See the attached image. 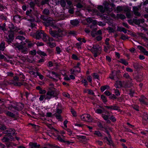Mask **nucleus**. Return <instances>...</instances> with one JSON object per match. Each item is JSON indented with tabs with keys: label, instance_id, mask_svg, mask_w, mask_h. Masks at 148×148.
Returning a JSON list of instances; mask_svg holds the SVG:
<instances>
[{
	"label": "nucleus",
	"instance_id": "f257e3e1",
	"mask_svg": "<svg viewBox=\"0 0 148 148\" xmlns=\"http://www.w3.org/2000/svg\"><path fill=\"white\" fill-rule=\"evenodd\" d=\"M87 48L93 54L95 57H97L101 54L102 50L101 47L98 45H93L92 47L88 46Z\"/></svg>",
	"mask_w": 148,
	"mask_h": 148
},
{
	"label": "nucleus",
	"instance_id": "f03ea898",
	"mask_svg": "<svg viewBox=\"0 0 148 148\" xmlns=\"http://www.w3.org/2000/svg\"><path fill=\"white\" fill-rule=\"evenodd\" d=\"M9 28L10 30L9 31V39L8 40V42H11L14 38V32L17 30V28L14 27V25L11 24L9 25Z\"/></svg>",
	"mask_w": 148,
	"mask_h": 148
},
{
	"label": "nucleus",
	"instance_id": "7ed1b4c3",
	"mask_svg": "<svg viewBox=\"0 0 148 148\" xmlns=\"http://www.w3.org/2000/svg\"><path fill=\"white\" fill-rule=\"evenodd\" d=\"M31 10L30 11H27L26 12V14L27 15V18L26 19H27V21H29V23L30 24V26L32 27H34L36 25V24L34 22L35 19L33 17H31L30 15Z\"/></svg>",
	"mask_w": 148,
	"mask_h": 148
},
{
	"label": "nucleus",
	"instance_id": "20e7f679",
	"mask_svg": "<svg viewBox=\"0 0 148 148\" xmlns=\"http://www.w3.org/2000/svg\"><path fill=\"white\" fill-rule=\"evenodd\" d=\"M81 119L83 121L91 122L92 119L90 115L88 114H84L81 116Z\"/></svg>",
	"mask_w": 148,
	"mask_h": 148
},
{
	"label": "nucleus",
	"instance_id": "39448f33",
	"mask_svg": "<svg viewBox=\"0 0 148 148\" xmlns=\"http://www.w3.org/2000/svg\"><path fill=\"white\" fill-rule=\"evenodd\" d=\"M58 94L56 93L55 92L53 91H48L46 95L45 99L49 100L52 97L56 96Z\"/></svg>",
	"mask_w": 148,
	"mask_h": 148
},
{
	"label": "nucleus",
	"instance_id": "423d86ee",
	"mask_svg": "<svg viewBox=\"0 0 148 148\" xmlns=\"http://www.w3.org/2000/svg\"><path fill=\"white\" fill-rule=\"evenodd\" d=\"M48 76L50 78L53 79V80L57 81L59 79V75L54 72H51Z\"/></svg>",
	"mask_w": 148,
	"mask_h": 148
},
{
	"label": "nucleus",
	"instance_id": "0eeeda50",
	"mask_svg": "<svg viewBox=\"0 0 148 148\" xmlns=\"http://www.w3.org/2000/svg\"><path fill=\"white\" fill-rule=\"evenodd\" d=\"M64 136H58L57 137V139L60 141L62 142H64L67 144H71L73 143V142L69 141H65L64 138Z\"/></svg>",
	"mask_w": 148,
	"mask_h": 148
},
{
	"label": "nucleus",
	"instance_id": "6e6552de",
	"mask_svg": "<svg viewBox=\"0 0 148 148\" xmlns=\"http://www.w3.org/2000/svg\"><path fill=\"white\" fill-rule=\"evenodd\" d=\"M17 48L23 54H27V48L22 45H18Z\"/></svg>",
	"mask_w": 148,
	"mask_h": 148
},
{
	"label": "nucleus",
	"instance_id": "1a4fd4ad",
	"mask_svg": "<svg viewBox=\"0 0 148 148\" xmlns=\"http://www.w3.org/2000/svg\"><path fill=\"white\" fill-rule=\"evenodd\" d=\"M117 72L115 71H113L110 74L109 77L112 79L116 80L118 79L116 76Z\"/></svg>",
	"mask_w": 148,
	"mask_h": 148
},
{
	"label": "nucleus",
	"instance_id": "9d476101",
	"mask_svg": "<svg viewBox=\"0 0 148 148\" xmlns=\"http://www.w3.org/2000/svg\"><path fill=\"white\" fill-rule=\"evenodd\" d=\"M139 100L141 104L143 105L147 104V99L144 96H141Z\"/></svg>",
	"mask_w": 148,
	"mask_h": 148
},
{
	"label": "nucleus",
	"instance_id": "9b49d317",
	"mask_svg": "<svg viewBox=\"0 0 148 148\" xmlns=\"http://www.w3.org/2000/svg\"><path fill=\"white\" fill-rule=\"evenodd\" d=\"M86 21L87 22L89 23H93V24H94L92 26H90V27L92 29L93 28H95V24L96 23L95 22V21H93L92 18H87Z\"/></svg>",
	"mask_w": 148,
	"mask_h": 148
},
{
	"label": "nucleus",
	"instance_id": "f8f14e48",
	"mask_svg": "<svg viewBox=\"0 0 148 148\" xmlns=\"http://www.w3.org/2000/svg\"><path fill=\"white\" fill-rule=\"evenodd\" d=\"M137 47L144 55L148 56V51L145 48L140 45L137 46Z\"/></svg>",
	"mask_w": 148,
	"mask_h": 148
},
{
	"label": "nucleus",
	"instance_id": "ddd939ff",
	"mask_svg": "<svg viewBox=\"0 0 148 148\" xmlns=\"http://www.w3.org/2000/svg\"><path fill=\"white\" fill-rule=\"evenodd\" d=\"M53 39L52 38H49V41L47 43L49 46L51 48H53L55 47L56 45L55 42H52Z\"/></svg>",
	"mask_w": 148,
	"mask_h": 148
},
{
	"label": "nucleus",
	"instance_id": "4468645a",
	"mask_svg": "<svg viewBox=\"0 0 148 148\" xmlns=\"http://www.w3.org/2000/svg\"><path fill=\"white\" fill-rule=\"evenodd\" d=\"M44 32L43 31H38L36 32L35 34L36 38L37 39H39L41 38L42 36V35L41 34V33L43 34Z\"/></svg>",
	"mask_w": 148,
	"mask_h": 148
},
{
	"label": "nucleus",
	"instance_id": "2eb2a0df",
	"mask_svg": "<svg viewBox=\"0 0 148 148\" xmlns=\"http://www.w3.org/2000/svg\"><path fill=\"white\" fill-rule=\"evenodd\" d=\"M139 8L137 7H133V11L134 14L136 16H140V14L138 12Z\"/></svg>",
	"mask_w": 148,
	"mask_h": 148
},
{
	"label": "nucleus",
	"instance_id": "dca6fc26",
	"mask_svg": "<svg viewBox=\"0 0 148 148\" xmlns=\"http://www.w3.org/2000/svg\"><path fill=\"white\" fill-rule=\"evenodd\" d=\"M41 34L42 35V37L43 41L47 43L49 41V38H49L45 33H44L43 34L41 33Z\"/></svg>",
	"mask_w": 148,
	"mask_h": 148
},
{
	"label": "nucleus",
	"instance_id": "f3484780",
	"mask_svg": "<svg viewBox=\"0 0 148 148\" xmlns=\"http://www.w3.org/2000/svg\"><path fill=\"white\" fill-rule=\"evenodd\" d=\"M116 82L114 85V86L116 88H119L122 86V83L121 81H119L117 79L116 80Z\"/></svg>",
	"mask_w": 148,
	"mask_h": 148
},
{
	"label": "nucleus",
	"instance_id": "a211bd4d",
	"mask_svg": "<svg viewBox=\"0 0 148 148\" xmlns=\"http://www.w3.org/2000/svg\"><path fill=\"white\" fill-rule=\"evenodd\" d=\"M49 32L50 34L53 37L58 38V34L56 32L53 31L50 29Z\"/></svg>",
	"mask_w": 148,
	"mask_h": 148
},
{
	"label": "nucleus",
	"instance_id": "6ab92c4d",
	"mask_svg": "<svg viewBox=\"0 0 148 148\" xmlns=\"http://www.w3.org/2000/svg\"><path fill=\"white\" fill-rule=\"evenodd\" d=\"M29 148H36L39 146V145H37L36 143L30 142L29 143Z\"/></svg>",
	"mask_w": 148,
	"mask_h": 148
},
{
	"label": "nucleus",
	"instance_id": "aec40b11",
	"mask_svg": "<svg viewBox=\"0 0 148 148\" xmlns=\"http://www.w3.org/2000/svg\"><path fill=\"white\" fill-rule=\"evenodd\" d=\"M105 107L108 109L111 110H118V107L115 106H105Z\"/></svg>",
	"mask_w": 148,
	"mask_h": 148
},
{
	"label": "nucleus",
	"instance_id": "412c9836",
	"mask_svg": "<svg viewBox=\"0 0 148 148\" xmlns=\"http://www.w3.org/2000/svg\"><path fill=\"white\" fill-rule=\"evenodd\" d=\"M98 10L102 13L105 12L106 11H107V9L104 8L102 6L99 5L98 6Z\"/></svg>",
	"mask_w": 148,
	"mask_h": 148
},
{
	"label": "nucleus",
	"instance_id": "4be33fe9",
	"mask_svg": "<svg viewBox=\"0 0 148 148\" xmlns=\"http://www.w3.org/2000/svg\"><path fill=\"white\" fill-rule=\"evenodd\" d=\"M80 68H78V69H75L74 67V69H71L70 71L71 74H73L75 73H79L80 72Z\"/></svg>",
	"mask_w": 148,
	"mask_h": 148
},
{
	"label": "nucleus",
	"instance_id": "5701e85b",
	"mask_svg": "<svg viewBox=\"0 0 148 148\" xmlns=\"http://www.w3.org/2000/svg\"><path fill=\"white\" fill-rule=\"evenodd\" d=\"M107 133L108 135V138L107 137H106L104 139H106L108 142L109 145H110L112 143V141L111 138V136L109 134L108 132H107Z\"/></svg>",
	"mask_w": 148,
	"mask_h": 148
},
{
	"label": "nucleus",
	"instance_id": "b1692460",
	"mask_svg": "<svg viewBox=\"0 0 148 148\" xmlns=\"http://www.w3.org/2000/svg\"><path fill=\"white\" fill-rule=\"evenodd\" d=\"M136 79L138 82H140L142 81L143 79L142 74L138 75L136 77Z\"/></svg>",
	"mask_w": 148,
	"mask_h": 148
},
{
	"label": "nucleus",
	"instance_id": "393cba45",
	"mask_svg": "<svg viewBox=\"0 0 148 148\" xmlns=\"http://www.w3.org/2000/svg\"><path fill=\"white\" fill-rule=\"evenodd\" d=\"M71 23L73 25L76 26L79 23V22L78 20H73L71 21Z\"/></svg>",
	"mask_w": 148,
	"mask_h": 148
},
{
	"label": "nucleus",
	"instance_id": "a878e982",
	"mask_svg": "<svg viewBox=\"0 0 148 148\" xmlns=\"http://www.w3.org/2000/svg\"><path fill=\"white\" fill-rule=\"evenodd\" d=\"M102 117L103 118V119L105 120L108 123H110V121L108 119L109 118V116L107 115H105L103 114H102Z\"/></svg>",
	"mask_w": 148,
	"mask_h": 148
},
{
	"label": "nucleus",
	"instance_id": "bb28decb",
	"mask_svg": "<svg viewBox=\"0 0 148 148\" xmlns=\"http://www.w3.org/2000/svg\"><path fill=\"white\" fill-rule=\"evenodd\" d=\"M118 62L121 63L123 64L126 66L128 64V63L124 59H121Z\"/></svg>",
	"mask_w": 148,
	"mask_h": 148
},
{
	"label": "nucleus",
	"instance_id": "cd10ccee",
	"mask_svg": "<svg viewBox=\"0 0 148 148\" xmlns=\"http://www.w3.org/2000/svg\"><path fill=\"white\" fill-rule=\"evenodd\" d=\"M5 113L7 116L12 117H14V115L13 113L8 111H5Z\"/></svg>",
	"mask_w": 148,
	"mask_h": 148
},
{
	"label": "nucleus",
	"instance_id": "c85d7f7f",
	"mask_svg": "<svg viewBox=\"0 0 148 148\" xmlns=\"http://www.w3.org/2000/svg\"><path fill=\"white\" fill-rule=\"evenodd\" d=\"M118 30L120 31H122L125 33H126L127 32V30L123 27H118Z\"/></svg>",
	"mask_w": 148,
	"mask_h": 148
},
{
	"label": "nucleus",
	"instance_id": "c756f323",
	"mask_svg": "<svg viewBox=\"0 0 148 148\" xmlns=\"http://www.w3.org/2000/svg\"><path fill=\"white\" fill-rule=\"evenodd\" d=\"M5 48V43L2 42L0 45V50L3 51Z\"/></svg>",
	"mask_w": 148,
	"mask_h": 148
},
{
	"label": "nucleus",
	"instance_id": "7c9ffc66",
	"mask_svg": "<svg viewBox=\"0 0 148 148\" xmlns=\"http://www.w3.org/2000/svg\"><path fill=\"white\" fill-rule=\"evenodd\" d=\"M52 21H50L49 22V23H47V24H46V26H51L53 28H56V26L54 25L53 24H52Z\"/></svg>",
	"mask_w": 148,
	"mask_h": 148
},
{
	"label": "nucleus",
	"instance_id": "2f4dec72",
	"mask_svg": "<svg viewBox=\"0 0 148 148\" xmlns=\"http://www.w3.org/2000/svg\"><path fill=\"white\" fill-rule=\"evenodd\" d=\"M123 77L127 79H129L131 81L132 80L131 78L127 73H125L123 75Z\"/></svg>",
	"mask_w": 148,
	"mask_h": 148
},
{
	"label": "nucleus",
	"instance_id": "473e14b6",
	"mask_svg": "<svg viewBox=\"0 0 148 148\" xmlns=\"http://www.w3.org/2000/svg\"><path fill=\"white\" fill-rule=\"evenodd\" d=\"M29 73L31 75H33L34 77H36L37 76V72L36 73L32 71H30L29 72Z\"/></svg>",
	"mask_w": 148,
	"mask_h": 148
},
{
	"label": "nucleus",
	"instance_id": "72a5a7b5",
	"mask_svg": "<svg viewBox=\"0 0 148 148\" xmlns=\"http://www.w3.org/2000/svg\"><path fill=\"white\" fill-rule=\"evenodd\" d=\"M95 135H96L99 137L101 136L102 134L99 131H96L95 132L94 134Z\"/></svg>",
	"mask_w": 148,
	"mask_h": 148
},
{
	"label": "nucleus",
	"instance_id": "f704fd0d",
	"mask_svg": "<svg viewBox=\"0 0 148 148\" xmlns=\"http://www.w3.org/2000/svg\"><path fill=\"white\" fill-rule=\"evenodd\" d=\"M46 96L45 95H41L40 96L39 100L40 101H42L44 99H45Z\"/></svg>",
	"mask_w": 148,
	"mask_h": 148
},
{
	"label": "nucleus",
	"instance_id": "c9c22d12",
	"mask_svg": "<svg viewBox=\"0 0 148 148\" xmlns=\"http://www.w3.org/2000/svg\"><path fill=\"white\" fill-rule=\"evenodd\" d=\"M82 82V83L84 84V85L85 86H86L88 85V82L86 79H84L82 80L81 81Z\"/></svg>",
	"mask_w": 148,
	"mask_h": 148
},
{
	"label": "nucleus",
	"instance_id": "e433bc0d",
	"mask_svg": "<svg viewBox=\"0 0 148 148\" xmlns=\"http://www.w3.org/2000/svg\"><path fill=\"white\" fill-rule=\"evenodd\" d=\"M9 139L7 137H4L1 140L3 142H6L8 141Z\"/></svg>",
	"mask_w": 148,
	"mask_h": 148
},
{
	"label": "nucleus",
	"instance_id": "4c0bfd02",
	"mask_svg": "<svg viewBox=\"0 0 148 148\" xmlns=\"http://www.w3.org/2000/svg\"><path fill=\"white\" fill-rule=\"evenodd\" d=\"M9 134H14L15 133V130L13 129H10L8 130Z\"/></svg>",
	"mask_w": 148,
	"mask_h": 148
},
{
	"label": "nucleus",
	"instance_id": "58836bf2",
	"mask_svg": "<svg viewBox=\"0 0 148 148\" xmlns=\"http://www.w3.org/2000/svg\"><path fill=\"white\" fill-rule=\"evenodd\" d=\"M101 99H102L103 101L104 102H106L107 101V100L105 97V96L103 95H102L101 96Z\"/></svg>",
	"mask_w": 148,
	"mask_h": 148
},
{
	"label": "nucleus",
	"instance_id": "ea45409f",
	"mask_svg": "<svg viewBox=\"0 0 148 148\" xmlns=\"http://www.w3.org/2000/svg\"><path fill=\"white\" fill-rule=\"evenodd\" d=\"M56 50L57 51V53L58 54H59L62 51L60 48L59 47H56Z\"/></svg>",
	"mask_w": 148,
	"mask_h": 148
},
{
	"label": "nucleus",
	"instance_id": "a19ab883",
	"mask_svg": "<svg viewBox=\"0 0 148 148\" xmlns=\"http://www.w3.org/2000/svg\"><path fill=\"white\" fill-rule=\"evenodd\" d=\"M106 87H108V88L109 86L108 85H106L104 86H102L101 88V91L102 92H103L107 88H106Z\"/></svg>",
	"mask_w": 148,
	"mask_h": 148
},
{
	"label": "nucleus",
	"instance_id": "79ce46f5",
	"mask_svg": "<svg viewBox=\"0 0 148 148\" xmlns=\"http://www.w3.org/2000/svg\"><path fill=\"white\" fill-rule=\"evenodd\" d=\"M123 10V7L121 6H118L116 8V10L118 12H120Z\"/></svg>",
	"mask_w": 148,
	"mask_h": 148
},
{
	"label": "nucleus",
	"instance_id": "37998d69",
	"mask_svg": "<svg viewBox=\"0 0 148 148\" xmlns=\"http://www.w3.org/2000/svg\"><path fill=\"white\" fill-rule=\"evenodd\" d=\"M16 39L21 40H23L25 39V38L22 36H19L16 37Z\"/></svg>",
	"mask_w": 148,
	"mask_h": 148
},
{
	"label": "nucleus",
	"instance_id": "c03bdc74",
	"mask_svg": "<svg viewBox=\"0 0 148 148\" xmlns=\"http://www.w3.org/2000/svg\"><path fill=\"white\" fill-rule=\"evenodd\" d=\"M60 4L62 7H64L66 5V3L64 0H61Z\"/></svg>",
	"mask_w": 148,
	"mask_h": 148
},
{
	"label": "nucleus",
	"instance_id": "a18cd8bd",
	"mask_svg": "<svg viewBox=\"0 0 148 148\" xmlns=\"http://www.w3.org/2000/svg\"><path fill=\"white\" fill-rule=\"evenodd\" d=\"M110 47L109 45L107 46H104V50L106 52H107L108 50L109 49Z\"/></svg>",
	"mask_w": 148,
	"mask_h": 148
},
{
	"label": "nucleus",
	"instance_id": "49530a36",
	"mask_svg": "<svg viewBox=\"0 0 148 148\" xmlns=\"http://www.w3.org/2000/svg\"><path fill=\"white\" fill-rule=\"evenodd\" d=\"M117 16L119 18L123 19L125 18V16L122 14H118Z\"/></svg>",
	"mask_w": 148,
	"mask_h": 148
},
{
	"label": "nucleus",
	"instance_id": "de8ad7c7",
	"mask_svg": "<svg viewBox=\"0 0 148 148\" xmlns=\"http://www.w3.org/2000/svg\"><path fill=\"white\" fill-rule=\"evenodd\" d=\"M37 76H38L39 78L42 79L43 78V76L38 72H37Z\"/></svg>",
	"mask_w": 148,
	"mask_h": 148
},
{
	"label": "nucleus",
	"instance_id": "09e8293b",
	"mask_svg": "<svg viewBox=\"0 0 148 148\" xmlns=\"http://www.w3.org/2000/svg\"><path fill=\"white\" fill-rule=\"evenodd\" d=\"M68 121L67 120H65L63 123V124L64 125V129H65L66 128H67V126L66 125L68 123Z\"/></svg>",
	"mask_w": 148,
	"mask_h": 148
},
{
	"label": "nucleus",
	"instance_id": "8fccbe9b",
	"mask_svg": "<svg viewBox=\"0 0 148 148\" xmlns=\"http://www.w3.org/2000/svg\"><path fill=\"white\" fill-rule=\"evenodd\" d=\"M72 58L75 60H78V58L77 56L76 55L74 54L72 55Z\"/></svg>",
	"mask_w": 148,
	"mask_h": 148
},
{
	"label": "nucleus",
	"instance_id": "3c124183",
	"mask_svg": "<svg viewBox=\"0 0 148 148\" xmlns=\"http://www.w3.org/2000/svg\"><path fill=\"white\" fill-rule=\"evenodd\" d=\"M88 93L89 94L92 95H94V93L93 92V91L91 90H88Z\"/></svg>",
	"mask_w": 148,
	"mask_h": 148
},
{
	"label": "nucleus",
	"instance_id": "603ef678",
	"mask_svg": "<svg viewBox=\"0 0 148 148\" xmlns=\"http://www.w3.org/2000/svg\"><path fill=\"white\" fill-rule=\"evenodd\" d=\"M66 131L68 132V134L69 135H71L72 134V132L71 130L69 129H67Z\"/></svg>",
	"mask_w": 148,
	"mask_h": 148
},
{
	"label": "nucleus",
	"instance_id": "864d4df0",
	"mask_svg": "<svg viewBox=\"0 0 148 148\" xmlns=\"http://www.w3.org/2000/svg\"><path fill=\"white\" fill-rule=\"evenodd\" d=\"M94 78L95 79H99V77L98 75L96 73H94L93 76Z\"/></svg>",
	"mask_w": 148,
	"mask_h": 148
},
{
	"label": "nucleus",
	"instance_id": "5fc2aeb1",
	"mask_svg": "<svg viewBox=\"0 0 148 148\" xmlns=\"http://www.w3.org/2000/svg\"><path fill=\"white\" fill-rule=\"evenodd\" d=\"M71 112L73 116H76V112L74 110L71 109Z\"/></svg>",
	"mask_w": 148,
	"mask_h": 148
},
{
	"label": "nucleus",
	"instance_id": "6e6d98bb",
	"mask_svg": "<svg viewBox=\"0 0 148 148\" xmlns=\"http://www.w3.org/2000/svg\"><path fill=\"white\" fill-rule=\"evenodd\" d=\"M46 91L44 90L40 89L39 90V93L41 94H45L46 93Z\"/></svg>",
	"mask_w": 148,
	"mask_h": 148
},
{
	"label": "nucleus",
	"instance_id": "4d7b16f0",
	"mask_svg": "<svg viewBox=\"0 0 148 148\" xmlns=\"http://www.w3.org/2000/svg\"><path fill=\"white\" fill-rule=\"evenodd\" d=\"M39 54L41 56H47V54L45 53L44 52L40 51L39 52Z\"/></svg>",
	"mask_w": 148,
	"mask_h": 148
},
{
	"label": "nucleus",
	"instance_id": "13d9d810",
	"mask_svg": "<svg viewBox=\"0 0 148 148\" xmlns=\"http://www.w3.org/2000/svg\"><path fill=\"white\" fill-rule=\"evenodd\" d=\"M137 21L138 22V23L139 24L140 23H144V19H138Z\"/></svg>",
	"mask_w": 148,
	"mask_h": 148
},
{
	"label": "nucleus",
	"instance_id": "bf43d9fd",
	"mask_svg": "<svg viewBox=\"0 0 148 148\" xmlns=\"http://www.w3.org/2000/svg\"><path fill=\"white\" fill-rule=\"evenodd\" d=\"M43 13L46 14H47L49 13V10L47 9H45L43 11Z\"/></svg>",
	"mask_w": 148,
	"mask_h": 148
},
{
	"label": "nucleus",
	"instance_id": "052dcab7",
	"mask_svg": "<svg viewBox=\"0 0 148 148\" xmlns=\"http://www.w3.org/2000/svg\"><path fill=\"white\" fill-rule=\"evenodd\" d=\"M87 79L89 81V82L91 83L92 81V79L91 77L90 76H87Z\"/></svg>",
	"mask_w": 148,
	"mask_h": 148
},
{
	"label": "nucleus",
	"instance_id": "680f3d73",
	"mask_svg": "<svg viewBox=\"0 0 148 148\" xmlns=\"http://www.w3.org/2000/svg\"><path fill=\"white\" fill-rule=\"evenodd\" d=\"M95 112L98 114H100L102 113V110L99 109H97L95 110Z\"/></svg>",
	"mask_w": 148,
	"mask_h": 148
},
{
	"label": "nucleus",
	"instance_id": "e2e57ef3",
	"mask_svg": "<svg viewBox=\"0 0 148 148\" xmlns=\"http://www.w3.org/2000/svg\"><path fill=\"white\" fill-rule=\"evenodd\" d=\"M114 93L116 94V95L117 96L120 95V93L119 92V90L117 89H116L115 90Z\"/></svg>",
	"mask_w": 148,
	"mask_h": 148
},
{
	"label": "nucleus",
	"instance_id": "0e129e2a",
	"mask_svg": "<svg viewBox=\"0 0 148 148\" xmlns=\"http://www.w3.org/2000/svg\"><path fill=\"white\" fill-rule=\"evenodd\" d=\"M110 118L113 122H115L116 121L115 118L113 116H111Z\"/></svg>",
	"mask_w": 148,
	"mask_h": 148
},
{
	"label": "nucleus",
	"instance_id": "69168bd1",
	"mask_svg": "<svg viewBox=\"0 0 148 148\" xmlns=\"http://www.w3.org/2000/svg\"><path fill=\"white\" fill-rule=\"evenodd\" d=\"M55 115L57 119H61V117L60 114H58V115H57L56 114H55Z\"/></svg>",
	"mask_w": 148,
	"mask_h": 148
},
{
	"label": "nucleus",
	"instance_id": "338daca9",
	"mask_svg": "<svg viewBox=\"0 0 148 148\" xmlns=\"http://www.w3.org/2000/svg\"><path fill=\"white\" fill-rule=\"evenodd\" d=\"M63 95L66 97H67V98H69V95L68 93L64 92L63 93Z\"/></svg>",
	"mask_w": 148,
	"mask_h": 148
},
{
	"label": "nucleus",
	"instance_id": "774afa93",
	"mask_svg": "<svg viewBox=\"0 0 148 148\" xmlns=\"http://www.w3.org/2000/svg\"><path fill=\"white\" fill-rule=\"evenodd\" d=\"M126 71L127 72H132L133 71V70L130 68H126Z\"/></svg>",
	"mask_w": 148,
	"mask_h": 148
}]
</instances>
